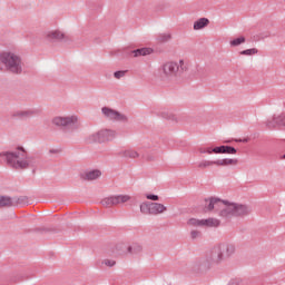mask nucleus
Listing matches in <instances>:
<instances>
[{"mask_svg":"<svg viewBox=\"0 0 285 285\" xmlns=\"http://www.w3.org/2000/svg\"><path fill=\"white\" fill-rule=\"evenodd\" d=\"M218 214L222 219H233V217H248L253 209L248 205L222 200L210 197L205 199V213L213 212Z\"/></svg>","mask_w":285,"mask_h":285,"instance_id":"nucleus-1","label":"nucleus"},{"mask_svg":"<svg viewBox=\"0 0 285 285\" xmlns=\"http://www.w3.org/2000/svg\"><path fill=\"white\" fill-rule=\"evenodd\" d=\"M0 157H4L8 166L16 170L39 166V159L35 156H28V153L23 148H18L13 151H2L0 153Z\"/></svg>","mask_w":285,"mask_h":285,"instance_id":"nucleus-2","label":"nucleus"},{"mask_svg":"<svg viewBox=\"0 0 285 285\" xmlns=\"http://www.w3.org/2000/svg\"><path fill=\"white\" fill-rule=\"evenodd\" d=\"M223 258L222 254L219 253L218 247H214L210 250H208L205 256L196 258L191 263L193 271H197L200 273H206V271H210L213 266H218V264H222Z\"/></svg>","mask_w":285,"mask_h":285,"instance_id":"nucleus-3","label":"nucleus"},{"mask_svg":"<svg viewBox=\"0 0 285 285\" xmlns=\"http://www.w3.org/2000/svg\"><path fill=\"white\" fill-rule=\"evenodd\" d=\"M184 72H188V61L180 59L177 61L164 62L159 68V73L163 79L173 80L181 77Z\"/></svg>","mask_w":285,"mask_h":285,"instance_id":"nucleus-4","label":"nucleus"},{"mask_svg":"<svg viewBox=\"0 0 285 285\" xmlns=\"http://www.w3.org/2000/svg\"><path fill=\"white\" fill-rule=\"evenodd\" d=\"M0 63H3L7 70L13 75H21L23 72V60H21V56L14 52L0 53Z\"/></svg>","mask_w":285,"mask_h":285,"instance_id":"nucleus-5","label":"nucleus"},{"mask_svg":"<svg viewBox=\"0 0 285 285\" xmlns=\"http://www.w3.org/2000/svg\"><path fill=\"white\" fill-rule=\"evenodd\" d=\"M117 139V130L104 128L87 137L88 144H108Z\"/></svg>","mask_w":285,"mask_h":285,"instance_id":"nucleus-6","label":"nucleus"},{"mask_svg":"<svg viewBox=\"0 0 285 285\" xmlns=\"http://www.w3.org/2000/svg\"><path fill=\"white\" fill-rule=\"evenodd\" d=\"M140 213L142 215H150L151 217H157V215H164L168 207L161 203L157 202H144L140 204Z\"/></svg>","mask_w":285,"mask_h":285,"instance_id":"nucleus-7","label":"nucleus"},{"mask_svg":"<svg viewBox=\"0 0 285 285\" xmlns=\"http://www.w3.org/2000/svg\"><path fill=\"white\" fill-rule=\"evenodd\" d=\"M101 115L104 119H107V121H118L119 124H128L129 120L126 114H122L121 111H118L110 107H102Z\"/></svg>","mask_w":285,"mask_h":285,"instance_id":"nucleus-8","label":"nucleus"},{"mask_svg":"<svg viewBox=\"0 0 285 285\" xmlns=\"http://www.w3.org/2000/svg\"><path fill=\"white\" fill-rule=\"evenodd\" d=\"M52 124L58 128H72L79 124V117L76 115L58 116L52 119Z\"/></svg>","mask_w":285,"mask_h":285,"instance_id":"nucleus-9","label":"nucleus"},{"mask_svg":"<svg viewBox=\"0 0 285 285\" xmlns=\"http://www.w3.org/2000/svg\"><path fill=\"white\" fill-rule=\"evenodd\" d=\"M188 226H198V227H206V228H217L220 226L222 222L217 218H207V219H197L190 218L187 222Z\"/></svg>","mask_w":285,"mask_h":285,"instance_id":"nucleus-10","label":"nucleus"},{"mask_svg":"<svg viewBox=\"0 0 285 285\" xmlns=\"http://www.w3.org/2000/svg\"><path fill=\"white\" fill-rule=\"evenodd\" d=\"M216 247L218 248V252L220 253V257H222L223 262H225V259H230V257H233V255H235V253L237 250V247L233 243H224Z\"/></svg>","mask_w":285,"mask_h":285,"instance_id":"nucleus-11","label":"nucleus"},{"mask_svg":"<svg viewBox=\"0 0 285 285\" xmlns=\"http://www.w3.org/2000/svg\"><path fill=\"white\" fill-rule=\"evenodd\" d=\"M47 41H69L70 38L63 31L56 29L46 33Z\"/></svg>","mask_w":285,"mask_h":285,"instance_id":"nucleus-12","label":"nucleus"},{"mask_svg":"<svg viewBox=\"0 0 285 285\" xmlns=\"http://www.w3.org/2000/svg\"><path fill=\"white\" fill-rule=\"evenodd\" d=\"M267 128H285V112L279 115H274L273 118L266 121Z\"/></svg>","mask_w":285,"mask_h":285,"instance_id":"nucleus-13","label":"nucleus"},{"mask_svg":"<svg viewBox=\"0 0 285 285\" xmlns=\"http://www.w3.org/2000/svg\"><path fill=\"white\" fill-rule=\"evenodd\" d=\"M214 153H215V155H236L237 149H235V147L223 145V146H219V147H215Z\"/></svg>","mask_w":285,"mask_h":285,"instance_id":"nucleus-14","label":"nucleus"},{"mask_svg":"<svg viewBox=\"0 0 285 285\" xmlns=\"http://www.w3.org/2000/svg\"><path fill=\"white\" fill-rule=\"evenodd\" d=\"M210 26V20L208 18H199L194 21L193 29L194 30H204V28H208Z\"/></svg>","mask_w":285,"mask_h":285,"instance_id":"nucleus-15","label":"nucleus"},{"mask_svg":"<svg viewBox=\"0 0 285 285\" xmlns=\"http://www.w3.org/2000/svg\"><path fill=\"white\" fill-rule=\"evenodd\" d=\"M37 111L35 110H18L13 112V117H16L17 119H28L29 117H32V115H36Z\"/></svg>","mask_w":285,"mask_h":285,"instance_id":"nucleus-16","label":"nucleus"},{"mask_svg":"<svg viewBox=\"0 0 285 285\" xmlns=\"http://www.w3.org/2000/svg\"><path fill=\"white\" fill-rule=\"evenodd\" d=\"M239 160L237 158H223L216 160V166H237Z\"/></svg>","mask_w":285,"mask_h":285,"instance_id":"nucleus-17","label":"nucleus"},{"mask_svg":"<svg viewBox=\"0 0 285 285\" xmlns=\"http://www.w3.org/2000/svg\"><path fill=\"white\" fill-rule=\"evenodd\" d=\"M120 156L125 157V159H139V151L135 149H126L120 151Z\"/></svg>","mask_w":285,"mask_h":285,"instance_id":"nucleus-18","label":"nucleus"},{"mask_svg":"<svg viewBox=\"0 0 285 285\" xmlns=\"http://www.w3.org/2000/svg\"><path fill=\"white\" fill-rule=\"evenodd\" d=\"M99 177H101V170L99 169L89 170L85 174L87 181H95V179H99Z\"/></svg>","mask_w":285,"mask_h":285,"instance_id":"nucleus-19","label":"nucleus"},{"mask_svg":"<svg viewBox=\"0 0 285 285\" xmlns=\"http://www.w3.org/2000/svg\"><path fill=\"white\" fill-rule=\"evenodd\" d=\"M131 55L134 57H147V55H153V49L151 48H140V49H135L131 51Z\"/></svg>","mask_w":285,"mask_h":285,"instance_id":"nucleus-20","label":"nucleus"},{"mask_svg":"<svg viewBox=\"0 0 285 285\" xmlns=\"http://www.w3.org/2000/svg\"><path fill=\"white\" fill-rule=\"evenodd\" d=\"M130 195H114L115 206H119V204H127V202H130Z\"/></svg>","mask_w":285,"mask_h":285,"instance_id":"nucleus-21","label":"nucleus"},{"mask_svg":"<svg viewBox=\"0 0 285 285\" xmlns=\"http://www.w3.org/2000/svg\"><path fill=\"white\" fill-rule=\"evenodd\" d=\"M12 198L10 196H0V208H10Z\"/></svg>","mask_w":285,"mask_h":285,"instance_id":"nucleus-22","label":"nucleus"},{"mask_svg":"<svg viewBox=\"0 0 285 285\" xmlns=\"http://www.w3.org/2000/svg\"><path fill=\"white\" fill-rule=\"evenodd\" d=\"M128 253H130V255H139V253H141V250H144V247H141V245L135 243L131 246H129L127 248Z\"/></svg>","mask_w":285,"mask_h":285,"instance_id":"nucleus-23","label":"nucleus"},{"mask_svg":"<svg viewBox=\"0 0 285 285\" xmlns=\"http://www.w3.org/2000/svg\"><path fill=\"white\" fill-rule=\"evenodd\" d=\"M100 204L105 207V208H110L111 206H115V196H108L106 198H104Z\"/></svg>","mask_w":285,"mask_h":285,"instance_id":"nucleus-24","label":"nucleus"},{"mask_svg":"<svg viewBox=\"0 0 285 285\" xmlns=\"http://www.w3.org/2000/svg\"><path fill=\"white\" fill-rule=\"evenodd\" d=\"M242 43H246V38L244 36L229 41L230 48H237V46H242Z\"/></svg>","mask_w":285,"mask_h":285,"instance_id":"nucleus-25","label":"nucleus"},{"mask_svg":"<svg viewBox=\"0 0 285 285\" xmlns=\"http://www.w3.org/2000/svg\"><path fill=\"white\" fill-rule=\"evenodd\" d=\"M210 166H217V160H202L198 163V168H210Z\"/></svg>","mask_w":285,"mask_h":285,"instance_id":"nucleus-26","label":"nucleus"},{"mask_svg":"<svg viewBox=\"0 0 285 285\" xmlns=\"http://www.w3.org/2000/svg\"><path fill=\"white\" fill-rule=\"evenodd\" d=\"M257 52H259V50H257L256 48H252L240 51V55L245 57H253V55H257Z\"/></svg>","mask_w":285,"mask_h":285,"instance_id":"nucleus-27","label":"nucleus"},{"mask_svg":"<svg viewBox=\"0 0 285 285\" xmlns=\"http://www.w3.org/2000/svg\"><path fill=\"white\" fill-rule=\"evenodd\" d=\"M198 151L202 154V155H213V153H215V148L213 147H200L198 149Z\"/></svg>","mask_w":285,"mask_h":285,"instance_id":"nucleus-28","label":"nucleus"},{"mask_svg":"<svg viewBox=\"0 0 285 285\" xmlns=\"http://www.w3.org/2000/svg\"><path fill=\"white\" fill-rule=\"evenodd\" d=\"M159 43H166V41H170V35L168 33H161L158 36Z\"/></svg>","mask_w":285,"mask_h":285,"instance_id":"nucleus-29","label":"nucleus"},{"mask_svg":"<svg viewBox=\"0 0 285 285\" xmlns=\"http://www.w3.org/2000/svg\"><path fill=\"white\" fill-rule=\"evenodd\" d=\"M126 72H128L127 70H119L114 72V77L115 79H124V77H126Z\"/></svg>","mask_w":285,"mask_h":285,"instance_id":"nucleus-30","label":"nucleus"},{"mask_svg":"<svg viewBox=\"0 0 285 285\" xmlns=\"http://www.w3.org/2000/svg\"><path fill=\"white\" fill-rule=\"evenodd\" d=\"M146 199L149 202H159V196L155 194H145Z\"/></svg>","mask_w":285,"mask_h":285,"instance_id":"nucleus-31","label":"nucleus"},{"mask_svg":"<svg viewBox=\"0 0 285 285\" xmlns=\"http://www.w3.org/2000/svg\"><path fill=\"white\" fill-rule=\"evenodd\" d=\"M190 237L191 239H199V237H202V232L194 229L190 232Z\"/></svg>","mask_w":285,"mask_h":285,"instance_id":"nucleus-32","label":"nucleus"},{"mask_svg":"<svg viewBox=\"0 0 285 285\" xmlns=\"http://www.w3.org/2000/svg\"><path fill=\"white\" fill-rule=\"evenodd\" d=\"M102 264H105V266H108L109 268H112V266H115L117 262H115L114 259H105L102 261Z\"/></svg>","mask_w":285,"mask_h":285,"instance_id":"nucleus-33","label":"nucleus"},{"mask_svg":"<svg viewBox=\"0 0 285 285\" xmlns=\"http://www.w3.org/2000/svg\"><path fill=\"white\" fill-rule=\"evenodd\" d=\"M163 117L165 118V119H173V115H168V116H166V112H163Z\"/></svg>","mask_w":285,"mask_h":285,"instance_id":"nucleus-34","label":"nucleus"},{"mask_svg":"<svg viewBox=\"0 0 285 285\" xmlns=\"http://www.w3.org/2000/svg\"><path fill=\"white\" fill-rule=\"evenodd\" d=\"M149 161H153V157L147 158Z\"/></svg>","mask_w":285,"mask_h":285,"instance_id":"nucleus-35","label":"nucleus"},{"mask_svg":"<svg viewBox=\"0 0 285 285\" xmlns=\"http://www.w3.org/2000/svg\"><path fill=\"white\" fill-rule=\"evenodd\" d=\"M281 159H285V154L281 157Z\"/></svg>","mask_w":285,"mask_h":285,"instance_id":"nucleus-36","label":"nucleus"}]
</instances>
